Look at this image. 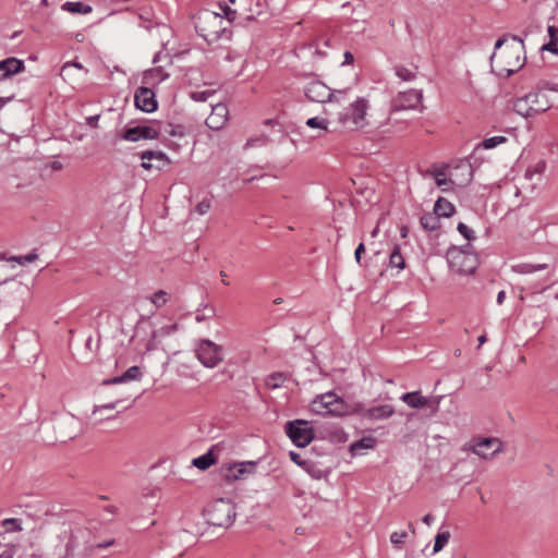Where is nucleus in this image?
Segmentation results:
<instances>
[{"label": "nucleus", "instance_id": "obj_1", "mask_svg": "<svg viewBox=\"0 0 558 558\" xmlns=\"http://www.w3.org/2000/svg\"><path fill=\"white\" fill-rule=\"evenodd\" d=\"M512 43L498 51L507 41V37L499 38L495 44L494 53L490 56V64L498 75L510 76L520 70L525 61L524 44L518 36L511 37Z\"/></svg>", "mask_w": 558, "mask_h": 558}, {"label": "nucleus", "instance_id": "obj_2", "mask_svg": "<svg viewBox=\"0 0 558 558\" xmlns=\"http://www.w3.org/2000/svg\"><path fill=\"white\" fill-rule=\"evenodd\" d=\"M369 100L356 97L338 114V122L349 131H359L368 125Z\"/></svg>", "mask_w": 558, "mask_h": 558}, {"label": "nucleus", "instance_id": "obj_3", "mask_svg": "<svg viewBox=\"0 0 558 558\" xmlns=\"http://www.w3.org/2000/svg\"><path fill=\"white\" fill-rule=\"evenodd\" d=\"M310 409L318 415L343 416L353 414V407L333 392L317 396L311 402Z\"/></svg>", "mask_w": 558, "mask_h": 558}, {"label": "nucleus", "instance_id": "obj_4", "mask_svg": "<svg viewBox=\"0 0 558 558\" xmlns=\"http://www.w3.org/2000/svg\"><path fill=\"white\" fill-rule=\"evenodd\" d=\"M550 107L551 104L544 94V87H537L536 90L517 98L513 102V110L524 118L545 112Z\"/></svg>", "mask_w": 558, "mask_h": 558}, {"label": "nucleus", "instance_id": "obj_5", "mask_svg": "<svg viewBox=\"0 0 558 558\" xmlns=\"http://www.w3.org/2000/svg\"><path fill=\"white\" fill-rule=\"evenodd\" d=\"M303 92L310 101L340 104L348 98L351 87L331 89L320 81H312L304 86Z\"/></svg>", "mask_w": 558, "mask_h": 558}, {"label": "nucleus", "instance_id": "obj_6", "mask_svg": "<svg viewBox=\"0 0 558 558\" xmlns=\"http://www.w3.org/2000/svg\"><path fill=\"white\" fill-rule=\"evenodd\" d=\"M207 522L219 527H229L235 519V508L231 500L220 498L208 505Z\"/></svg>", "mask_w": 558, "mask_h": 558}, {"label": "nucleus", "instance_id": "obj_7", "mask_svg": "<svg viewBox=\"0 0 558 558\" xmlns=\"http://www.w3.org/2000/svg\"><path fill=\"white\" fill-rule=\"evenodd\" d=\"M466 248L451 247L447 251V260L451 270L459 275H471L478 265L476 254L471 252L470 245Z\"/></svg>", "mask_w": 558, "mask_h": 558}, {"label": "nucleus", "instance_id": "obj_8", "mask_svg": "<svg viewBox=\"0 0 558 558\" xmlns=\"http://www.w3.org/2000/svg\"><path fill=\"white\" fill-rule=\"evenodd\" d=\"M196 28L205 40H216L226 31L223 27V16L213 11H204L198 16Z\"/></svg>", "mask_w": 558, "mask_h": 558}, {"label": "nucleus", "instance_id": "obj_9", "mask_svg": "<svg viewBox=\"0 0 558 558\" xmlns=\"http://www.w3.org/2000/svg\"><path fill=\"white\" fill-rule=\"evenodd\" d=\"M504 449L502 442L496 437L474 438L465 442L461 450L464 452H473L482 459L488 460L494 458Z\"/></svg>", "mask_w": 558, "mask_h": 558}, {"label": "nucleus", "instance_id": "obj_10", "mask_svg": "<svg viewBox=\"0 0 558 558\" xmlns=\"http://www.w3.org/2000/svg\"><path fill=\"white\" fill-rule=\"evenodd\" d=\"M198 361L207 368H214L223 361V348L209 339L198 341L195 349Z\"/></svg>", "mask_w": 558, "mask_h": 558}, {"label": "nucleus", "instance_id": "obj_11", "mask_svg": "<svg viewBox=\"0 0 558 558\" xmlns=\"http://www.w3.org/2000/svg\"><path fill=\"white\" fill-rule=\"evenodd\" d=\"M286 433L298 447H306L314 438V430L310 422L295 420L286 424Z\"/></svg>", "mask_w": 558, "mask_h": 558}, {"label": "nucleus", "instance_id": "obj_12", "mask_svg": "<svg viewBox=\"0 0 558 558\" xmlns=\"http://www.w3.org/2000/svg\"><path fill=\"white\" fill-rule=\"evenodd\" d=\"M353 413L367 421H383L395 414V408L391 404H380L365 408L363 404L353 405Z\"/></svg>", "mask_w": 558, "mask_h": 558}, {"label": "nucleus", "instance_id": "obj_13", "mask_svg": "<svg viewBox=\"0 0 558 558\" xmlns=\"http://www.w3.org/2000/svg\"><path fill=\"white\" fill-rule=\"evenodd\" d=\"M161 133V126L159 124H145L129 128L122 134V138L129 142H137L140 140H155L158 138Z\"/></svg>", "mask_w": 558, "mask_h": 558}, {"label": "nucleus", "instance_id": "obj_14", "mask_svg": "<svg viewBox=\"0 0 558 558\" xmlns=\"http://www.w3.org/2000/svg\"><path fill=\"white\" fill-rule=\"evenodd\" d=\"M447 169L450 186L463 187L472 180L473 170L468 161H460L456 166H448Z\"/></svg>", "mask_w": 558, "mask_h": 558}, {"label": "nucleus", "instance_id": "obj_15", "mask_svg": "<svg viewBox=\"0 0 558 558\" xmlns=\"http://www.w3.org/2000/svg\"><path fill=\"white\" fill-rule=\"evenodd\" d=\"M136 108L144 112H153L157 109L155 93L148 87H138L134 94Z\"/></svg>", "mask_w": 558, "mask_h": 558}, {"label": "nucleus", "instance_id": "obj_16", "mask_svg": "<svg viewBox=\"0 0 558 558\" xmlns=\"http://www.w3.org/2000/svg\"><path fill=\"white\" fill-rule=\"evenodd\" d=\"M256 462L244 461L229 465L226 470L225 477L228 481L245 480L255 473Z\"/></svg>", "mask_w": 558, "mask_h": 558}, {"label": "nucleus", "instance_id": "obj_17", "mask_svg": "<svg viewBox=\"0 0 558 558\" xmlns=\"http://www.w3.org/2000/svg\"><path fill=\"white\" fill-rule=\"evenodd\" d=\"M422 90L410 89L400 93L393 100V108L396 110L416 109L422 104Z\"/></svg>", "mask_w": 558, "mask_h": 558}, {"label": "nucleus", "instance_id": "obj_18", "mask_svg": "<svg viewBox=\"0 0 558 558\" xmlns=\"http://www.w3.org/2000/svg\"><path fill=\"white\" fill-rule=\"evenodd\" d=\"M24 71L25 63L23 60L15 57L7 58L0 61V82L8 81Z\"/></svg>", "mask_w": 558, "mask_h": 558}, {"label": "nucleus", "instance_id": "obj_19", "mask_svg": "<svg viewBox=\"0 0 558 558\" xmlns=\"http://www.w3.org/2000/svg\"><path fill=\"white\" fill-rule=\"evenodd\" d=\"M228 120V108L225 104L213 106L211 112L206 119V125L211 130H220Z\"/></svg>", "mask_w": 558, "mask_h": 558}, {"label": "nucleus", "instance_id": "obj_20", "mask_svg": "<svg viewBox=\"0 0 558 558\" xmlns=\"http://www.w3.org/2000/svg\"><path fill=\"white\" fill-rule=\"evenodd\" d=\"M178 324H171L167 326H162L158 329H154L151 331L150 338L146 344V351H153L156 350L158 347V343L163 339L165 337L175 332L178 330Z\"/></svg>", "mask_w": 558, "mask_h": 558}, {"label": "nucleus", "instance_id": "obj_21", "mask_svg": "<svg viewBox=\"0 0 558 558\" xmlns=\"http://www.w3.org/2000/svg\"><path fill=\"white\" fill-rule=\"evenodd\" d=\"M85 71V73H88V70L83 66L82 63L75 62V61H68L65 62L60 71V75L63 78V81L69 83H76L77 76L74 71Z\"/></svg>", "mask_w": 558, "mask_h": 558}, {"label": "nucleus", "instance_id": "obj_22", "mask_svg": "<svg viewBox=\"0 0 558 558\" xmlns=\"http://www.w3.org/2000/svg\"><path fill=\"white\" fill-rule=\"evenodd\" d=\"M404 403L413 409H423L428 405L429 400L418 391L405 392L400 398Z\"/></svg>", "mask_w": 558, "mask_h": 558}, {"label": "nucleus", "instance_id": "obj_23", "mask_svg": "<svg viewBox=\"0 0 558 558\" xmlns=\"http://www.w3.org/2000/svg\"><path fill=\"white\" fill-rule=\"evenodd\" d=\"M142 376L141 369L138 366H131L129 367L121 376L113 377L111 379L105 380L104 384H120V383H126L131 380H137Z\"/></svg>", "mask_w": 558, "mask_h": 558}, {"label": "nucleus", "instance_id": "obj_24", "mask_svg": "<svg viewBox=\"0 0 558 558\" xmlns=\"http://www.w3.org/2000/svg\"><path fill=\"white\" fill-rule=\"evenodd\" d=\"M142 160H157L156 169L161 170L168 166L170 160L162 151L146 150L141 154Z\"/></svg>", "mask_w": 558, "mask_h": 558}, {"label": "nucleus", "instance_id": "obj_25", "mask_svg": "<svg viewBox=\"0 0 558 558\" xmlns=\"http://www.w3.org/2000/svg\"><path fill=\"white\" fill-rule=\"evenodd\" d=\"M375 445L376 439L374 437H363L350 446V452L353 456H361L364 453V450L373 449Z\"/></svg>", "mask_w": 558, "mask_h": 558}, {"label": "nucleus", "instance_id": "obj_26", "mask_svg": "<svg viewBox=\"0 0 558 558\" xmlns=\"http://www.w3.org/2000/svg\"><path fill=\"white\" fill-rule=\"evenodd\" d=\"M434 213L440 218H448L454 213V206L446 198L439 197L434 206Z\"/></svg>", "mask_w": 558, "mask_h": 558}, {"label": "nucleus", "instance_id": "obj_27", "mask_svg": "<svg viewBox=\"0 0 558 558\" xmlns=\"http://www.w3.org/2000/svg\"><path fill=\"white\" fill-rule=\"evenodd\" d=\"M549 41L543 45L542 50L549 51L554 54H558V28L554 25L547 27Z\"/></svg>", "mask_w": 558, "mask_h": 558}, {"label": "nucleus", "instance_id": "obj_28", "mask_svg": "<svg viewBox=\"0 0 558 558\" xmlns=\"http://www.w3.org/2000/svg\"><path fill=\"white\" fill-rule=\"evenodd\" d=\"M63 11L73 13V14H88L92 12V7L88 4H85L83 2H64L61 7Z\"/></svg>", "mask_w": 558, "mask_h": 558}, {"label": "nucleus", "instance_id": "obj_29", "mask_svg": "<svg viewBox=\"0 0 558 558\" xmlns=\"http://www.w3.org/2000/svg\"><path fill=\"white\" fill-rule=\"evenodd\" d=\"M547 268H548V266L546 264H527V263H524V264H519V265L513 266V270L515 272L522 274V275H527V274H533V272H536V271H542V270H545Z\"/></svg>", "mask_w": 558, "mask_h": 558}, {"label": "nucleus", "instance_id": "obj_30", "mask_svg": "<svg viewBox=\"0 0 558 558\" xmlns=\"http://www.w3.org/2000/svg\"><path fill=\"white\" fill-rule=\"evenodd\" d=\"M421 225L425 230L434 231L439 227V217L435 213L425 214L421 217Z\"/></svg>", "mask_w": 558, "mask_h": 558}, {"label": "nucleus", "instance_id": "obj_31", "mask_svg": "<svg viewBox=\"0 0 558 558\" xmlns=\"http://www.w3.org/2000/svg\"><path fill=\"white\" fill-rule=\"evenodd\" d=\"M192 463L199 470H207L215 463V458L211 451H208L207 453L193 459Z\"/></svg>", "mask_w": 558, "mask_h": 558}, {"label": "nucleus", "instance_id": "obj_32", "mask_svg": "<svg viewBox=\"0 0 558 558\" xmlns=\"http://www.w3.org/2000/svg\"><path fill=\"white\" fill-rule=\"evenodd\" d=\"M435 183L438 187H441L442 191H448L450 186L448 169L437 170L434 172Z\"/></svg>", "mask_w": 558, "mask_h": 558}, {"label": "nucleus", "instance_id": "obj_33", "mask_svg": "<svg viewBox=\"0 0 558 558\" xmlns=\"http://www.w3.org/2000/svg\"><path fill=\"white\" fill-rule=\"evenodd\" d=\"M389 265L392 268H397L399 270L405 267V262L403 256L400 253L399 246H395L389 256Z\"/></svg>", "mask_w": 558, "mask_h": 558}, {"label": "nucleus", "instance_id": "obj_34", "mask_svg": "<svg viewBox=\"0 0 558 558\" xmlns=\"http://www.w3.org/2000/svg\"><path fill=\"white\" fill-rule=\"evenodd\" d=\"M286 376L282 373H274L266 377L265 385L269 389H277L283 385Z\"/></svg>", "mask_w": 558, "mask_h": 558}, {"label": "nucleus", "instance_id": "obj_35", "mask_svg": "<svg viewBox=\"0 0 558 558\" xmlns=\"http://www.w3.org/2000/svg\"><path fill=\"white\" fill-rule=\"evenodd\" d=\"M449 539H450L449 531L439 532L435 537L434 553L440 551L448 544Z\"/></svg>", "mask_w": 558, "mask_h": 558}, {"label": "nucleus", "instance_id": "obj_36", "mask_svg": "<svg viewBox=\"0 0 558 558\" xmlns=\"http://www.w3.org/2000/svg\"><path fill=\"white\" fill-rule=\"evenodd\" d=\"M1 525L4 527L7 533L22 531V524H21L20 519H15V518L4 519L1 522Z\"/></svg>", "mask_w": 558, "mask_h": 558}, {"label": "nucleus", "instance_id": "obj_37", "mask_svg": "<svg viewBox=\"0 0 558 558\" xmlns=\"http://www.w3.org/2000/svg\"><path fill=\"white\" fill-rule=\"evenodd\" d=\"M169 300V295L166 291L163 290H159L157 292H155L151 296H150V302L157 307V308H160L162 307L163 305L167 304Z\"/></svg>", "mask_w": 558, "mask_h": 558}, {"label": "nucleus", "instance_id": "obj_38", "mask_svg": "<svg viewBox=\"0 0 558 558\" xmlns=\"http://www.w3.org/2000/svg\"><path fill=\"white\" fill-rule=\"evenodd\" d=\"M306 125L311 129H319L322 131H328V120L319 117L310 118L306 121Z\"/></svg>", "mask_w": 558, "mask_h": 558}, {"label": "nucleus", "instance_id": "obj_39", "mask_svg": "<svg viewBox=\"0 0 558 558\" xmlns=\"http://www.w3.org/2000/svg\"><path fill=\"white\" fill-rule=\"evenodd\" d=\"M506 142H507V137L498 135V136H493V137L484 140L482 142L481 146L485 149H492V148H495L496 146L504 144Z\"/></svg>", "mask_w": 558, "mask_h": 558}, {"label": "nucleus", "instance_id": "obj_40", "mask_svg": "<svg viewBox=\"0 0 558 558\" xmlns=\"http://www.w3.org/2000/svg\"><path fill=\"white\" fill-rule=\"evenodd\" d=\"M396 75L405 82L413 81L416 76L414 71L401 65L396 68Z\"/></svg>", "mask_w": 558, "mask_h": 558}, {"label": "nucleus", "instance_id": "obj_41", "mask_svg": "<svg viewBox=\"0 0 558 558\" xmlns=\"http://www.w3.org/2000/svg\"><path fill=\"white\" fill-rule=\"evenodd\" d=\"M407 537H408V533L407 532H393L390 535V542L396 547H401V545L404 543Z\"/></svg>", "mask_w": 558, "mask_h": 558}, {"label": "nucleus", "instance_id": "obj_42", "mask_svg": "<svg viewBox=\"0 0 558 558\" xmlns=\"http://www.w3.org/2000/svg\"><path fill=\"white\" fill-rule=\"evenodd\" d=\"M214 94L213 90L206 89V90H197L193 92L191 94V98L195 101H206L211 95Z\"/></svg>", "mask_w": 558, "mask_h": 558}, {"label": "nucleus", "instance_id": "obj_43", "mask_svg": "<svg viewBox=\"0 0 558 558\" xmlns=\"http://www.w3.org/2000/svg\"><path fill=\"white\" fill-rule=\"evenodd\" d=\"M37 257H38V255L36 253H28L26 255L12 257L11 259L16 262L20 265H25L28 263H33L34 260L37 259Z\"/></svg>", "mask_w": 558, "mask_h": 558}, {"label": "nucleus", "instance_id": "obj_44", "mask_svg": "<svg viewBox=\"0 0 558 558\" xmlns=\"http://www.w3.org/2000/svg\"><path fill=\"white\" fill-rule=\"evenodd\" d=\"M458 231L469 241L475 239L474 232L463 222L458 225Z\"/></svg>", "mask_w": 558, "mask_h": 558}, {"label": "nucleus", "instance_id": "obj_45", "mask_svg": "<svg viewBox=\"0 0 558 558\" xmlns=\"http://www.w3.org/2000/svg\"><path fill=\"white\" fill-rule=\"evenodd\" d=\"M210 201L209 199H203L202 202H199L196 207H195V211L198 214V215H205L208 213V210L210 209Z\"/></svg>", "mask_w": 558, "mask_h": 558}, {"label": "nucleus", "instance_id": "obj_46", "mask_svg": "<svg viewBox=\"0 0 558 558\" xmlns=\"http://www.w3.org/2000/svg\"><path fill=\"white\" fill-rule=\"evenodd\" d=\"M220 8L229 22L234 20V17H235L234 10L230 9L228 5H223V7L221 5Z\"/></svg>", "mask_w": 558, "mask_h": 558}, {"label": "nucleus", "instance_id": "obj_47", "mask_svg": "<svg viewBox=\"0 0 558 558\" xmlns=\"http://www.w3.org/2000/svg\"><path fill=\"white\" fill-rule=\"evenodd\" d=\"M290 458L298 465H304L306 463L305 460L302 459L301 454L294 451L290 452Z\"/></svg>", "mask_w": 558, "mask_h": 558}, {"label": "nucleus", "instance_id": "obj_48", "mask_svg": "<svg viewBox=\"0 0 558 558\" xmlns=\"http://www.w3.org/2000/svg\"><path fill=\"white\" fill-rule=\"evenodd\" d=\"M365 252L364 243H360L354 252L355 260L360 264L361 263V255Z\"/></svg>", "mask_w": 558, "mask_h": 558}, {"label": "nucleus", "instance_id": "obj_49", "mask_svg": "<svg viewBox=\"0 0 558 558\" xmlns=\"http://www.w3.org/2000/svg\"><path fill=\"white\" fill-rule=\"evenodd\" d=\"M117 403L116 402H111V403H107V404H104V405H98V407H95L94 409V414H96L97 412L101 411V410H113L116 408Z\"/></svg>", "mask_w": 558, "mask_h": 558}, {"label": "nucleus", "instance_id": "obj_50", "mask_svg": "<svg viewBox=\"0 0 558 558\" xmlns=\"http://www.w3.org/2000/svg\"><path fill=\"white\" fill-rule=\"evenodd\" d=\"M537 87H544V90L545 89H549V90L558 93V85L557 84H551V83H548V82H544V83H539L537 85Z\"/></svg>", "mask_w": 558, "mask_h": 558}, {"label": "nucleus", "instance_id": "obj_51", "mask_svg": "<svg viewBox=\"0 0 558 558\" xmlns=\"http://www.w3.org/2000/svg\"><path fill=\"white\" fill-rule=\"evenodd\" d=\"M343 57H344V61L342 64H351L354 60V57L350 51H345Z\"/></svg>", "mask_w": 558, "mask_h": 558}, {"label": "nucleus", "instance_id": "obj_52", "mask_svg": "<svg viewBox=\"0 0 558 558\" xmlns=\"http://www.w3.org/2000/svg\"><path fill=\"white\" fill-rule=\"evenodd\" d=\"M151 160H143L142 167L146 170L156 169V163L150 162Z\"/></svg>", "mask_w": 558, "mask_h": 558}, {"label": "nucleus", "instance_id": "obj_53", "mask_svg": "<svg viewBox=\"0 0 558 558\" xmlns=\"http://www.w3.org/2000/svg\"><path fill=\"white\" fill-rule=\"evenodd\" d=\"M435 518L434 515H432L430 513L426 514L423 517L422 521L426 524V525H432V523L434 522Z\"/></svg>", "mask_w": 558, "mask_h": 558}, {"label": "nucleus", "instance_id": "obj_54", "mask_svg": "<svg viewBox=\"0 0 558 558\" xmlns=\"http://www.w3.org/2000/svg\"><path fill=\"white\" fill-rule=\"evenodd\" d=\"M505 299H506V292L499 291V293L497 294V304L501 305L504 303Z\"/></svg>", "mask_w": 558, "mask_h": 558}, {"label": "nucleus", "instance_id": "obj_55", "mask_svg": "<svg viewBox=\"0 0 558 558\" xmlns=\"http://www.w3.org/2000/svg\"><path fill=\"white\" fill-rule=\"evenodd\" d=\"M263 142H264V140H259V138L248 140L246 143V146H257V145L262 144Z\"/></svg>", "mask_w": 558, "mask_h": 558}, {"label": "nucleus", "instance_id": "obj_56", "mask_svg": "<svg viewBox=\"0 0 558 558\" xmlns=\"http://www.w3.org/2000/svg\"><path fill=\"white\" fill-rule=\"evenodd\" d=\"M98 119H99V117H98V116H93V117H89V118L87 119V122H88V124H90V125H96V123H97Z\"/></svg>", "mask_w": 558, "mask_h": 558}, {"label": "nucleus", "instance_id": "obj_57", "mask_svg": "<svg viewBox=\"0 0 558 558\" xmlns=\"http://www.w3.org/2000/svg\"><path fill=\"white\" fill-rule=\"evenodd\" d=\"M112 544H113V539L105 542V543H100L97 545V547L98 548H107V547L111 546Z\"/></svg>", "mask_w": 558, "mask_h": 558}, {"label": "nucleus", "instance_id": "obj_58", "mask_svg": "<svg viewBox=\"0 0 558 558\" xmlns=\"http://www.w3.org/2000/svg\"><path fill=\"white\" fill-rule=\"evenodd\" d=\"M0 558H13V553L5 550L0 555Z\"/></svg>", "mask_w": 558, "mask_h": 558}, {"label": "nucleus", "instance_id": "obj_59", "mask_svg": "<svg viewBox=\"0 0 558 558\" xmlns=\"http://www.w3.org/2000/svg\"><path fill=\"white\" fill-rule=\"evenodd\" d=\"M486 342V336L482 335L478 337V347L483 345Z\"/></svg>", "mask_w": 558, "mask_h": 558}, {"label": "nucleus", "instance_id": "obj_60", "mask_svg": "<svg viewBox=\"0 0 558 558\" xmlns=\"http://www.w3.org/2000/svg\"><path fill=\"white\" fill-rule=\"evenodd\" d=\"M9 98H1L0 97V109L8 102Z\"/></svg>", "mask_w": 558, "mask_h": 558}, {"label": "nucleus", "instance_id": "obj_61", "mask_svg": "<svg viewBox=\"0 0 558 558\" xmlns=\"http://www.w3.org/2000/svg\"><path fill=\"white\" fill-rule=\"evenodd\" d=\"M378 234V227H376L373 231H372V238H376Z\"/></svg>", "mask_w": 558, "mask_h": 558}, {"label": "nucleus", "instance_id": "obj_62", "mask_svg": "<svg viewBox=\"0 0 558 558\" xmlns=\"http://www.w3.org/2000/svg\"><path fill=\"white\" fill-rule=\"evenodd\" d=\"M409 530L412 532V533H415V529H414V525L412 522L409 523Z\"/></svg>", "mask_w": 558, "mask_h": 558}, {"label": "nucleus", "instance_id": "obj_63", "mask_svg": "<svg viewBox=\"0 0 558 558\" xmlns=\"http://www.w3.org/2000/svg\"><path fill=\"white\" fill-rule=\"evenodd\" d=\"M106 510L113 513L116 511V508L113 506H110L107 507Z\"/></svg>", "mask_w": 558, "mask_h": 558}, {"label": "nucleus", "instance_id": "obj_64", "mask_svg": "<svg viewBox=\"0 0 558 558\" xmlns=\"http://www.w3.org/2000/svg\"><path fill=\"white\" fill-rule=\"evenodd\" d=\"M169 133L173 136L178 135V132L174 130V129H171V131H169Z\"/></svg>", "mask_w": 558, "mask_h": 558}]
</instances>
